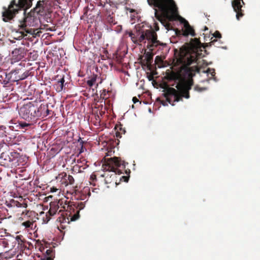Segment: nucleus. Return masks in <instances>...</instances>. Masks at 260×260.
I'll return each instance as SVG.
<instances>
[{
	"instance_id": "1",
	"label": "nucleus",
	"mask_w": 260,
	"mask_h": 260,
	"mask_svg": "<svg viewBox=\"0 0 260 260\" xmlns=\"http://www.w3.org/2000/svg\"><path fill=\"white\" fill-rule=\"evenodd\" d=\"M202 45L199 39H191L186 46H182L179 52L175 49V58L173 63L174 67L181 65L176 71H168L166 72V78L169 81L177 82L176 89L173 87L166 89L164 95L167 102L171 104L172 99L174 102L182 101V98H190L189 90L193 84L192 78L196 73H200V68L197 66L189 67L197 63L201 56Z\"/></svg>"
},
{
	"instance_id": "2",
	"label": "nucleus",
	"mask_w": 260,
	"mask_h": 260,
	"mask_svg": "<svg viewBox=\"0 0 260 260\" xmlns=\"http://www.w3.org/2000/svg\"><path fill=\"white\" fill-rule=\"evenodd\" d=\"M33 0H18L17 3L16 0H12L8 8H4L5 11L3 12V20L7 22L12 19L18 13V11L23 10L24 17L20 21L19 25L20 29L25 30L28 29L27 26L37 27L39 25L40 21L38 17V14L30 11L26 14V10L32 6Z\"/></svg>"
},
{
	"instance_id": "3",
	"label": "nucleus",
	"mask_w": 260,
	"mask_h": 260,
	"mask_svg": "<svg viewBox=\"0 0 260 260\" xmlns=\"http://www.w3.org/2000/svg\"><path fill=\"white\" fill-rule=\"evenodd\" d=\"M104 163L103 164L102 168L106 172L102 175L105 177V182L106 184L116 183L115 177L116 173L119 174L124 173L126 176H122L120 178V181L128 182L130 177V170L126 169V166L128 165V162L124 161H121L118 157L114 156L111 158H104Z\"/></svg>"
},
{
	"instance_id": "4",
	"label": "nucleus",
	"mask_w": 260,
	"mask_h": 260,
	"mask_svg": "<svg viewBox=\"0 0 260 260\" xmlns=\"http://www.w3.org/2000/svg\"><path fill=\"white\" fill-rule=\"evenodd\" d=\"M146 39L147 41L146 46L150 51L145 52L144 59H142L141 63L142 66L146 67L148 70L151 71L152 69V63L154 55L152 52L154 50L155 48L158 46H163L164 44L157 40V35L154 31L147 30L145 34H142L140 36L139 41L141 42Z\"/></svg>"
},
{
	"instance_id": "5",
	"label": "nucleus",
	"mask_w": 260,
	"mask_h": 260,
	"mask_svg": "<svg viewBox=\"0 0 260 260\" xmlns=\"http://www.w3.org/2000/svg\"><path fill=\"white\" fill-rule=\"evenodd\" d=\"M147 2L150 6L153 5L159 9L161 14H159L155 9V16L161 22L164 17L172 20L177 14V7L174 0H147Z\"/></svg>"
},
{
	"instance_id": "6",
	"label": "nucleus",
	"mask_w": 260,
	"mask_h": 260,
	"mask_svg": "<svg viewBox=\"0 0 260 260\" xmlns=\"http://www.w3.org/2000/svg\"><path fill=\"white\" fill-rule=\"evenodd\" d=\"M45 108V105L41 104L39 106L37 102H31L21 107L19 110V114L25 120L35 121L41 117L42 110Z\"/></svg>"
},
{
	"instance_id": "7",
	"label": "nucleus",
	"mask_w": 260,
	"mask_h": 260,
	"mask_svg": "<svg viewBox=\"0 0 260 260\" xmlns=\"http://www.w3.org/2000/svg\"><path fill=\"white\" fill-rule=\"evenodd\" d=\"M85 207L84 202H72L65 203L62 208L65 210L66 213L62 214V217H59V221L61 223H70V221L77 220L79 217L80 211Z\"/></svg>"
},
{
	"instance_id": "8",
	"label": "nucleus",
	"mask_w": 260,
	"mask_h": 260,
	"mask_svg": "<svg viewBox=\"0 0 260 260\" xmlns=\"http://www.w3.org/2000/svg\"><path fill=\"white\" fill-rule=\"evenodd\" d=\"M100 10L95 9L92 5L87 6L84 10V17H86L88 20H90V22L94 21L100 15Z\"/></svg>"
},
{
	"instance_id": "9",
	"label": "nucleus",
	"mask_w": 260,
	"mask_h": 260,
	"mask_svg": "<svg viewBox=\"0 0 260 260\" xmlns=\"http://www.w3.org/2000/svg\"><path fill=\"white\" fill-rule=\"evenodd\" d=\"M180 22L183 24L184 29H182V36L187 37L189 35L192 37L196 36L194 29L190 25L188 22L183 18H181Z\"/></svg>"
},
{
	"instance_id": "10",
	"label": "nucleus",
	"mask_w": 260,
	"mask_h": 260,
	"mask_svg": "<svg viewBox=\"0 0 260 260\" xmlns=\"http://www.w3.org/2000/svg\"><path fill=\"white\" fill-rule=\"evenodd\" d=\"M12 56L14 59L20 60L25 56L24 49L23 48H16L12 51Z\"/></svg>"
},
{
	"instance_id": "11",
	"label": "nucleus",
	"mask_w": 260,
	"mask_h": 260,
	"mask_svg": "<svg viewBox=\"0 0 260 260\" xmlns=\"http://www.w3.org/2000/svg\"><path fill=\"white\" fill-rule=\"evenodd\" d=\"M59 208V206L55 202H51L50 203V209L48 212L46 214L47 221H49L50 219V216H52L55 215Z\"/></svg>"
},
{
	"instance_id": "12",
	"label": "nucleus",
	"mask_w": 260,
	"mask_h": 260,
	"mask_svg": "<svg viewBox=\"0 0 260 260\" xmlns=\"http://www.w3.org/2000/svg\"><path fill=\"white\" fill-rule=\"evenodd\" d=\"M129 64V61H128L127 63L124 62L122 63V67L121 69L122 74L120 77L124 80H128L129 75L127 71H125V69H127V65Z\"/></svg>"
},
{
	"instance_id": "13",
	"label": "nucleus",
	"mask_w": 260,
	"mask_h": 260,
	"mask_svg": "<svg viewBox=\"0 0 260 260\" xmlns=\"http://www.w3.org/2000/svg\"><path fill=\"white\" fill-rule=\"evenodd\" d=\"M64 82V77H62L54 85V87L57 92H60L63 90Z\"/></svg>"
},
{
	"instance_id": "14",
	"label": "nucleus",
	"mask_w": 260,
	"mask_h": 260,
	"mask_svg": "<svg viewBox=\"0 0 260 260\" xmlns=\"http://www.w3.org/2000/svg\"><path fill=\"white\" fill-rule=\"evenodd\" d=\"M44 1H39L37 2L36 6L33 9L30 11H33L35 13H36L39 14L41 13H42L44 10L43 7Z\"/></svg>"
},
{
	"instance_id": "15",
	"label": "nucleus",
	"mask_w": 260,
	"mask_h": 260,
	"mask_svg": "<svg viewBox=\"0 0 260 260\" xmlns=\"http://www.w3.org/2000/svg\"><path fill=\"white\" fill-rule=\"evenodd\" d=\"M116 129V136L117 138H121L122 135H125L126 133L125 127H123L122 125L120 124L119 126H116L115 127Z\"/></svg>"
},
{
	"instance_id": "16",
	"label": "nucleus",
	"mask_w": 260,
	"mask_h": 260,
	"mask_svg": "<svg viewBox=\"0 0 260 260\" xmlns=\"http://www.w3.org/2000/svg\"><path fill=\"white\" fill-rule=\"evenodd\" d=\"M114 15L113 13L110 14V12L108 13V15H105L106 22L110 25L116 24Z\"/></svg>"
},
{
	"instance_id": "17",
	"label": "nucleus",
	"mask_w": 260,
	"mask_h": 260,
	"mask_svg": "<svg viewBox=\"0 0 260 260\" xmlns=\"http://www.w3.org/2000/svg\"><path fill=\"white\" fill-rule=\"evenodd\" d=\"M1 158L6 162L13 161V158L9 155V152H4L1 155Z\"/></svg>"
},
{
	"instance_id": "18",
	"label": "nucleus",
	"mask_w": 260,
	"mask_h": 260,
	"mask_svg": "<svg viewBox=\"0 0 260 260\" xmlns=\"http://www.w3.org/2000/svg\"><path fill=\"white\" fill-rule=\"evenodd\" d=\"M101 5L103 6V7L104 8L105 10V15H108V13L110 12V14H111L113 12L112 9H111L112 6L108 3H104V5H103L102 3H101Z\"/></svg>"
},
{
	"instance_id": "19",
	"label": "nucleus",
	"mask_w": 260,
	"mask_h": 260,
	"mask_svg": "<svg viewBox=\"0 0 260 260\" xmlns=\"http://www.w3.org/2000/svg\"><path fill=\"white\" fill-rule=\"evenodd\" d=\"M63 177H66V181L64 183L66 184V186L68 185V184H73L74 183V179L73 177L71 175H67V174L65 173L64 175L63 176Z\"/></svg>"
},
{
	"instance_id": "20",
	"label": "nucleus",
	"mask_w": 260,
	"mask_h": 260,
	"mask_svg": "<svg viewBox=\"0 0 260 260\" xmlns=\"http://www.w3.org/2000/svg\"><path fill=\"white\" fill-rule=\"evenodd\" d=\"M24 31L26 33V34H31L33 36V37H36L37 36H39V33L40 32L39 31L37 30V29H35V28H28V29H25V30H24Z\"/></svg>"
},
{
	"instance_id": "21",
	"label": "nucleus",
	"mask_w": 260,
	"mask_h": 260,
	"mask_svg": "<svg viewBox=\"0 0 260 260\" xmlns=\"http://www.w3.org/2000/svg\"><path fill=\"white\" fill-rule=\"evenodd\" d=\"M16 241H17L18 244L20 245L21 247H24V243L25 242V239L23 238V236L21 235H18L16 237Z\"/></svg>"
},
{
	"instance_id": "22",
	"label": "nucleus",
	"mask_w": 260,
	"mask_h": 260,
	"mask_svg": "<svg viewBox=\"0 0 260 260\" xmlns=\"http://www.w3.org/2000/svg\"><path fill=\"white\" fill-rule=\"evenodd\" d=\"M213 37L215 38V39H214L213 40H212L210 42V46H212V45H214V44L216 42H217V38H221V34L220 33L219 31H216L214 34H213Z\"/></svg>"
},
{
	"instance_id": "23",
	"label": "nucleus",
	"mask_w": 260,
	"mask_h": 260,
	"mask_svg": "<svg viewBox=\"0 0 260 260\" xmlns=\"http://www.w3.org/2000/svg\"><path fill=\"white\" fill-rule=\"evenodd\" d=\"M19 126L20 128L24 129L25 131L27 129V127H30L31 124L27 123L25 122H19Z\"/></svg>"
},
{
	"instance_id": "24",
	"label": "nucleus",
	"mask_w": 260,
	"mask_h": 260,
	"mask_svg": "<svg viewBox=\"0 0 260 260\" xmlns=\"http://www.w3.org/2000/svg\"><path fill=\"white\" fill-rule=\"evenodd\" d=\"M33 224H34V222L32 221L27 220L25 222H23L22 223V225L24 226L25 228L32 229Z\"/></svg>"
},
{
	"instance_id": "25",
	"label": "nucleus",
	"mask_w": 260,
	"mask_h": 260,
	"mask_svg": "<svg viewBox=\"0 0 260 260\" xmlns=\"http://www.w3.org/2000/svg\"><path fill=\"white\" fill-rule=\"evenodd\" d=\"M0 245H2L4 247H8L9 246V241L6 238L2 239L0 240Z\"/></svg>"
},
{
	"instance_id": "26",
	"label": "nucleus",
	"mask_w": 260,
	"mask_h": 260,
	"mask_svg": "<svg viewBox=\"0 0 260 260\" xmlns=\"http://www.w3.org/2000/svg\"><path fill=\"white\" fill-rule=\"evenodd\" d=\"M29 75V72L28 71H26L24 72L23 74H22L20 76H19L18 80H23L26 78Z\"/></svg>"
},
{
	"instance_id": "27",
	"label": "nucleus",
	"mask_w": 260,
	"mask_h": 260,
	"mask_svg": "<svg viewBox=\"0 0 260 260\" xmlns=\"http://www.w3.org/2000/svg\"><path fill=\"white\" fill-rule=\"evenodd\" d=\"M95 81H96V77H93L91 78V79L90 80H88L87 81V83L88 85L90 87H91L93 85V84L95 83Z\"/></svg>"
},
{
	"instance_id": "28",
	"label": "nucleus",
	"mask_w": 260,
	"mask_h": 260,
	"mask_svg": "<svg viewBox=\"0 0 260 260\" xmlns=\"http://www.w3.org/2000/svg\"><path fill=\"white\" fill-rule=\"evenodd\" d=\"M9 155H10V156H11V158H13V160H14V159L18 158V155H19V153L15 151H13V152H9Z\"/></svg>"
},
{
	"instance_id": "29",
	"label": "nucleus",
	"mask_w": 260,
	"mask_h": 260,
	"mask_svg": "<svg viewBox=\"0 0 260 260\" xmlns=\"http://www.w3.org/2000/svg\"><path fill=\"white\" fill-rule=\"evenodd\" d=\"M45 108H46L45 109V110H44L43 111L42 110V113L41 115V117L42 116H43V117L47 116L49 114L50 111L48 110V107L46 105H45Z\"/></svg>"
},
{
	"instance_id": "30",
	"label": "nucleus",
	"mask_w": 260,
	"mask_h": 260,
	"mask_svg": "<svg viewBox=\"0 0 260 260\" xmlns=\"http://www.w3.org/2000/svg\"><path fill=\"white\" fill-rule=\"evenodd\" d=\"M205 72L207 74H210L212 77L215 75V70L213 69L208 68Z\"/></svg>"
},
{
	"instance_id": "31",
	"label": "nucleus",
	"mask_w": 260,
	"mask_h": 260,
	"mask_svg": "<svg viewBox=\"0 0 260 260\" xmlns=\"http://www.w3.org/2000/svg\"><path fill=\"white\" fill-rule=\"evenodd\" d=\"M206 89L207 88L205 87H200L198 85H197L194 87V90L196 91H197L199 92H201V91H204V90H206Z\"/></svg>"
},
{
	"instance_id": "32",
	"label": "nucleus",
	"mask_w": 260,
	"mask_h": 260,
	"mask_svg": "<svg viewBox=\"0 0 260 260\" xmlns=\"http://www.w3.org/2000/svg\"><path fill=\"white\" fill-rule=\"evenodd\" d=\"M96 180V175L95 174H91L90 177V184H93V182Z\"/></svg>"
},
{
	"instance_id": "33",
	"label": "nucleus",
	"mask_w": 260,
	"mask_h": 260,
	"mask_svg": "<svg viewBox=\"0 0 260 260\" xmlns=\"http://www.w3.org/2000/svg\"><path fill=\"white\" fill-rule=\"evenodd\" d=\"M52 253H53V250L50 249H47L46 251V253L47 255L48 256L47 257H49V256L52 257V256H53Z\"/></svg>"
},
{
	"instance_id": "34",
	"label": "nucleus",
	"mask_w": 260,
	"mask_h": 260,
	"mask_svg": "<svg viewBox=\"0 0 260 260\" xmlns=\"http://www.w3.org/2000/svg\"><path fill=\"white\" fill-rule=\"evenodd\" d=\"M30 214H31V211H29L28 210H25L24 211H23L21 215L23 216V215H26L27 216H30Z\"/></svg>"
},
{
	"instance_id": "35",
	"label": "nucleus",
	"mask_w": 260,
	"mask_h": 260,
	"mask_svg": "<svg viewBox=\"0 0 260 260\" xmlns=\"http://www.w3.org/2000/svg\"><path fill=\"white\" fill-rule=\"evenodd\" d=\"M175 32H176V34L177 36L182 35V29L181 30H179V29L176 28L175 30Z\"/></svg>"
},
{
	"instance_id": "36",
	"label": "nucleus",
	"mask_w": 260,
	"mask_h": 260,
	"mask_svg": "<svg viewBox=\"0 0 260 260\" xmlns=\"http://www.w3.org/2000/svg\"><path fill=\"white\" fill-rule=\"evenodd\" d=\"M133 102L135 104H137V103H139V105H141V103L139 102V100L136 97H134L133 98Z\"/></svg>"
},
{
	"instance_id": "37",
	"label": "nucleus",
	"mask_w": 260,
	"mask_h": 260,
	"mask_svg": "<svg viewBox=\"0 0 260 260\" xmlns=\"http://www.w3.org/2000/svg\"><path fill=\"white\" fill-rule=\"evenodd\" d=\"M15 206L17 207H22V203H19L18 201H16L15 203Z\"/></svg>"
},
{
	"instance_id": "38",
	"label": "nucleus",
	"mask_w": 260,
	"mask_h": 260,
	"mask_svg": "<svg viewBox=\"0 0 260 260\" xmlns=\"http://www.w3.org/2000/svg\"><path fill=\"white\" fill-rule=\"evenodd\" d=\"M127 35H128V36L130 37V31H126L125 34L124 35L123 37L127 38Z\"/></svg>"
},
{
	"instance_id": "39",
	"label": "nucleus",
	"mask_w": 260,
	"mask_h": 260,
	"mask_svg": "<svg viewBox=\"0 0 260 260\" xmlns=\"http://www.w3.org/2000/svg\"><path fill=\"white\" fill-rule=\"evenodd\" d=\"M58 189L54 187H51V191L52 192H56Z\"/></svg>"
},
{
	"instance_id": "40",
	"label": "nucleus",
	"mask_w": 260,
	"mask_h": 260,
	"mask_svg": "<svg viewBox=\"0 0 260 260\" xmlns=\"http://www.w3.org/2000/svg\"><path fill=\"white\" fill-rule=\"evenodd\" d=\"M27 207V204L26 203H22V207L26 208Z\"/></svg>"
},
{
	"instance_id": "41",
	"label": "nucleus",
	"mask_w": 260,
	"mask_h": 260,
	"mask_svg": "<svg viewBox=\"0 0 260 260\" xmlns=\"http://www.w3.org/2000/svg\"><path fill=\"white\" fill-rule=\"evenodd\" d=\"M84 191L86 193V192H88V196H90V192L89 191V189L88 188H86V189H84Z\"/></svg>"
},
{
	"instance_id": "42",
	"label": "nucleus",
	"mask_w": 260,
	"mask_h": 260,
	"mask_svg": "<svg viewBox=\"0 0 260 260\" xmlns=\"http://www.w3.org/2000/svg\"><path fill=\"white\" fill-rule=\"evenodd\" d=\"M134 19V18L133 17V16H132L131 15V24H133L135 23V21H133V20Z\"/></svg>"
},
{
	"instance_id": "43",
	"label": "nucleus",
	"mask_w": 260,
	"mask_h": 260,
	"mask_svg": "<svg viewBox=\"0 0 260 260\" xmlns=\"http://www.w3.org/2000/svg\"><path fill=\"white\" fill-rule=\"evenodd\" d=\"M46 260H53V257H51V256L47 257Z\"/></svg>"
},
{
	"instance_id": "44",
	"label": "nucleus",
	"mask_w": 260,
	"mask_h": 260,
	"mask_svg": "<svg viewBox=\"0 0 260 260\" xmlns=\"http://www.w3.org/2000/svg\"><path fill=\"white\" fill-rule=\"evenodd\" d=\"M112 152V151L111 150L110 151H108V153H107V156L108 155H111V153Z\"/></svg>"
},
{
	"instance_id": "45",
	"label": "nucleus",
	"mask_w": 260,
	"mask_h": 260,
	"mask_svg": "<svg viewBox=\"0 0 260 260\" xmlns=\"http://www.w3.org/2000/svg\"><path fill=\"white\" fill-rule=\"evenodd\" d=\"M3 62V56L0 55V64H1Z\"/></svg>"
},
{
	"instance_id": "46",
	"label": "nucleus",
	"mask_w": 260,
	"mask_h": 260,
	"mask_svg": "<svg viewBox=\"0 0 260 260\" xmlns=\"http://www.w3.org/2000/svg\"><path fill=\"white\" fill-rule=\"evenodd\" d=\"M15 73L16 74H17L19 73V70H15L13 72V73Z\"/></svg>"
},
{
	"instance_id": "47",
	"label": "nucleus",
	"mask_w": 260,
	"mask_h": 260,
	"mask_svg": "<svg viewBox=\"0 0 260 260\" xmlns=\"http://www.w3.org/2000/svg\"><path fill=\"white\" fill-rule=\"evenodd\" d=\"M86 198V196H84L83 198H82V197H81V198H80V200H84Z\"/></svg>"
},
{
	"instance_id": "48",
	"label": "nucleus",
	"mask_w": 260,
	"mask_h": 260,
	"mask_svg": "<svg viewBox=\"0 0 260 260\" xmlns=\"http://www.w3.org/2000/svg\"><path fill=\"white\" fill-rule=\"evenodd\" d=\"M58 203L60 204V205H61L62 204V203H63V202L62 201H59Z\"/></svg>"
},
{
	"instance_id": "49",
	"label": "nucleus",
	"mask_w": 260,
	"mask_h": 260,
	"mask_svg": "<svg viewBox=\"0 0 260 260\" xmlns=\"http://www.w3.org/2000/svg\"><path fill=\"white\" fill-rule=\"evenodd\" d=\"M131 13H132L135 12V10L132 9H131Z\"/></svg>"
},
{
	"instance_id": "50",
	"label": "nucleus",
	"mask_w": 260,
	"mask_h": 260,
	"mask_svg": "<svg viewBox=\"0 0 260 260\" xmlns=\"http://www.w3.org/2000/svg\"><path fill=\"white\" fill-rule=\"evenodd\" d=\"M131 39H132V38H133L132 36L133 35V34L132 32H131Z\"/></svg>"
},
{
	"instance_id": "51",
	"label": "nucleus",
	"mask_w": 260,
	"mask_h": 260,
	"mask_svg": "<svg viewBox=\"0 0 260 260\" xmlns=\"http://www.w3.org/2000/svg\"><path fill=\"white\" fill-rule=\"evenodd\" d=\"M121 62H123V61H124V59H122V60H121Z\"/></svg>"
},
{
	"instance_id": "52",
	"label": "nucleus",
	"mask_w": 260,
	"mask_h": 260,
	"mask_svg": "<svg viewBox=\"0 0 260 260\" xmlns=\"http://www.w3.org/2000/svg\"><path fill=\"white\" fill-rule=\"evenodd\" d=\"M132 107L133 108H134V105H132Z\"/></svg>"
},
{
	"instance_id": "53",
	"label": "nucleus",
	"mask_w": 260,
	"mask_h": 260,
	"mask_svg": "<svg viewBox=\"0 0 260 260\" xmlns=\"http://www.w3.org/2000/svg\"><path fill=\"white\" fill-rule=\"evenodd\" d=\"M22 35L24 36L23 32H22ZM25 36H26V35H25Z\"/></svg>"
},
{
	"instance_id": "54",
	"label": "nucleus",
	"mask_w": 260,
	"mask_h": 260,
	"mask_svg": "<svg viewBox=\"0 0 260 260\" xmlns=\"http://www.w3.org/2000/svg\"><path fill=\"white\" fill-rule=\"evenodd\" d=\"M127 51H128V50H127V49H126V53H127Z\"/></svg>"
}]
</instances>
